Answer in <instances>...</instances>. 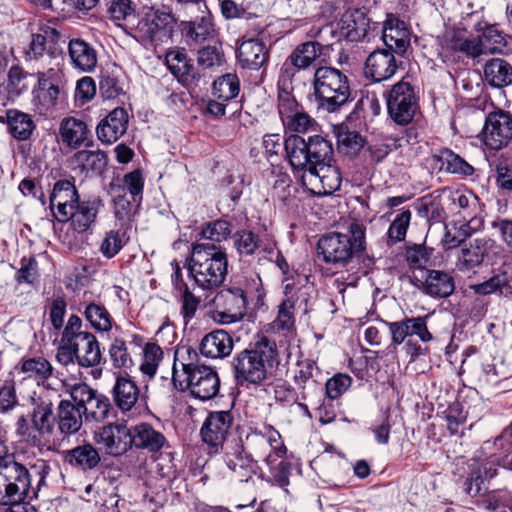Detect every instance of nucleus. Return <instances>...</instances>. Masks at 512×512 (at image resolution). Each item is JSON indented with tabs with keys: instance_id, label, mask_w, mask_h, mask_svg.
I'll use <instances>...</instances> for the list:
<instances>
[{
	"instance_id": "60",
	"label": "nucleus",
	"mask_w": 512,
	"mask_h": 512,
	"mask_svg": "<svg viewBox=\"0 0 512 512\" xmlns=\"http://www.w3.org/2000/svg\"><path fill=\"white\" fill-rule=\"evenodd\" d=\"M307 36L314 42L322 44V52L324 53L335 40L339 39L337 30L333 24H326L320 27L313 26L307 32Z\"/></svg>"
},
{
	"instance_id": "40",
	"label": "nucleus",
	"mask_w": 512,
	"mask_h": 512,
	"mask_svg": "<svg viewBox=\"0 0 512 512\" xmlns=\"http://www.w3.org/2000/svg\"><path fill=\"white\" fill-rule=\"evenodd\" d=\"M487 241L476 238L464 244L458 255L457 267L462 272H469L480 266L487 254Z\"/></svg>"
},
{
	"instance_id": "48",
	"label": "nucleus",
	"mask_w": 512,
	"mask_h": 512,
	"mask_svg": "<svg viewBox=\"0 0 512 512\" xmlns=\"http://www.w3.org/2000/svg\"><path fill=\"white\" fill-rule=\"evenodd\" d=\"M233 243L238 254L243 256H251L259 251L271 253L273 248L263 245L259 236L250 230H239L233 235Z\"/></svg>"
},
{
	"instance_id": "8",
	"label": "nucleus",
	"mask_w": 512,
	"mask_h": 512,
	"mask_svg": "<svg viewBox=\"0 0 512 512\" xmlns=\"http://www.w3.org/2000/svg\"><path fill=\"white\" fill-rule=\"evenodd\" d=\"M175 23L171 12L149 7L130 30L140 42L157 45L171 38Z\"/></svg>"
},
{
	"instance_id": "61",
	"label": "nucleus",
	"mask_w": 512,
	"mask_h": 512,
	"mask_svg": "<svg viewBox=\"0 0 512 512\" xmlns=\"http://www.w3.org/2000/svg\"><path fill=\"white\" fill-rule=\"evenodd\" d=\"M272 328L284 335L295 329V312L283 302L278 306L277 317L272 323Z\"/></svg>"
},
{
	"instance_id": "6",
	"label": "nucleus",
	"mask_w": 512,
	"mask_h": 512,
	"mask_svg": "<svg viewBox=\"0 0 512 512\" xmlns=\"http://www.w3.org/2000/svg\"><path fill=\"white\" fill-rule=\"evenodd\" d=\"M313 89L318 107L335 112L346 104L351 95L347 75L329 66L318 67L314 72Z\"/></svg>"
},
{
	"instance_id": "3",
	"label": "nucleus",
	"mask_w": 512,
	"mask_h": 512,
	"mask_svg": "<svg viewBox=\"0 0 512 512\" xmlns=\"http://www.w3.org/2000/svg\"><path fill=\"white\" fill-rule=\"evenodd\" d=\"M277 346L266 337L258 340L250 349L239 352L233 359L234 375L238 385H261L271 368L277 363Z\"/></svg>"
},
{
	"instance_id": "13",
	"label": "nucleus",
	"mask_w": 512,
	"mask_h": 512,
	"mask_svg": "<svg viewBox=\"0 0 512 512\" xmlns=\"http://www.w3.org/2000/svg\"><path fill=\"white\" fill-rule=\"evenodd\" d=\"M245 449L255 460H263L269 467L286 454V448L278 431L268 428L266 434L253 431L246 436Z\"/></svg>"
},
{
	"instance_id": "14",
	"label": "nucleus",
	"mask_w": 512,
	"mask_h": 512,
	"mask_svg": "<svg viewBox=\"0 0 512 512\" xmlns=\"http://www.w3.org/2000/svg\"><path fill=\"white\" fill-rule=\"evenodd\" d=\"M481 139L490 150H501L512 141V113L496 108L486 115Z\"/></svg>"
},
{
	"instance_id": "47",
	"label": "nucleus",
	"mask_w": 512,
	"mask_h": 512,
	"mask_svg": "<svg viewBox=\"0 0 512 512\" xmlns=\"http://www.w3.org/2000/svg\"><path fill=\"white\" fill-rule=\"evenodd\" d=\"M434 158L441 163L440 169L466 178L475 172L474 167L450 149H441Z\"/></svg>"
},
{
	"instance_id": "41",
	"label": "nucleus",
	"mask_w": 512,
	"mask_h": 512,
	"mask_svg": "<svg viewBox=\"0 0 512 512\" xmlns=\"http://www.w3.org/2000/svg\"><path fill=\"white\" fill-rule=\"evenodd\" d=\"M61 140L68 147L77 149L88 140L89 130L86 123L74 117L64 118L59 127Z\"/></svg>"
},
{
	"instance_id": "35",
	"label": "nucleus",
	"mask_w": 512,
	"mask_h": 512,
	"mask_svg": "<svg viewBox=\"0 0 512 512\" xmlns=\"http://www.w3.org/2000/svg\"><path fill=\"white\" fill-rule=\"evenodd\" d=\"M112 398L121 412H129L136 406L140 398V389L131 379L117 377L112 388Z\"/></svg>"
},
{
	"instance_id": "58",
	"label": "nucleus",
	"mask_w": 512,
	"mask_h": 512,
	"mask_svg": "<svg viewBox=\"0 0 512 512\" xmlns=\"http://www.w3.org/2000/svg\"><path fill=\"white\" fill-rule=\"evenodd\" d=\"M162 358L163 351L161 347L155 343H148L144 349L143 362L140 365L141 372L149 378H152Z\"/></svg>"
},
{
	"instance_id": "4",
	"label": "nucleus",
	"mask_w": 512,
	"mask_h": 512,
	"mask_svg": "<svg viewBox=\"0 0 512 512\" xmlns=\"http://www.w3.org/2000/svg\"><path fill=\"white\" fill-rule=\"evenodd\" d=\"M284 151L293 170L301 172L335 161L332 142L320 135L310 136L307 140L290 135L284 141Z\"/></svg>"
},
{
	"instance_id": "25",
	"label": "nucleus",
	"mask_w": 512,
	"mask_h": 512,
	"mask_svg": "<svg viewBox=\"0 0 512 512\" xmlns=\"http://www.w3.org/2000/svg\"><path fill=\"white\" fill-rule=\"evenodd\" d=\"M128 114L124 108L113 109L98 124L96 132L98 139L107 144L117 141L127 130Z\"/></svg>"
},
{
	"instance_id": "57",
	"label": "nucleus",
	"mask_w": 512,
	"mask_h": 512,
	"mask_svg": "<svg viewBox=\"0 0 512 512\" xmlns=\"http://www.w3.org/2000/svg\"><path fill=\"white\" fill-rule=\"evenodd\" d=\"M179 301L181 304L180 315L183 318L184 325H188L195 318L201 300L190 290L187 284H183Z\"/></svg>"
},
{
	"instance_id": "53",
	"label": "nucleus",
	"mask_w": 512,
	"mask_h": 512,
	"mask_svg": "<svg viewBox=\"0 0 512 512\" xmlns=\"http://www.w3.org/2000/svg\"><path fill=\"white\" fill-rule=\"evenodd\" d=\"M109 357L114 368L128 369L133 365L128 343L122 337H115L109 346Z\"/></svg>"
},
{
	"instance_id": "22",
	"label": "nucleus",
	"mask_w": 512,
	"mask_h": 512,
	"mask_svg": "<svg viewBox=\"0 0 512 512\" xmlns=\"http://www.w3.org/2000/svg\"><path fill=\"white\" fill-rule=\"evenodd\" d=\"M236 58L242 68L259 70L269 60V49L261 39L243 38L236 49Z\"/></svg>"
},
{
	"instance_id": "1",
	"label": "nucleus",
	"mask_w": 512,
	"mask_h": 512,
	"mask_svg": "<svg viewBox=\"0 0 512 512\" xmlns=\"http://www.w3.org/2000/svg\"><path fill=\"white\" fill-rule=\"evenodd\" d=\"M53 217L60 223H70L74 232L84 233L96 223L102 200L98 197L80 200L74 180H58L49 197Z\"/></svg>"
},
{
	"instance_id": "49",
	"label": "nucleus",
	"mask_w": 512,
	"mask_h": 512,
	"mask_svg": "<svg viewBox=\"0 0 512 512\" xmlns=\"http://www.w3.org/2000/svg\"><path fill=\"white\" fill-rule=\"evenodd\" d=\"M284 296L285 298L282 302L286 304L287 307L292 309L294 312L301 311L304 314L307 313L308 302L310 299L309 287H307V285L296 283L295 281H289V279H287L284 286Z\"/></svg>"
},
{
	"instance_id": "17",
	"label": "nucleus",
	"mask_w": 512,
	"mask_h": 512,
	"mask_svg": "<svg viewBox=\"0 0 512 512\" xmlns=\"http://www.w3.org/2000/svg\"><path fill=\"white\" fill-rule=\"evenodd\" d=\"M93 439L106 454L119 457L132 448V427L125 421L109 423L95 431Z\"/></svg>"
},
{
	"instance_id": "15",
	"label": "nucleus",
	"mask_w": 512,
	"mask_h": 512,
	"mask_svg": "<svg viewBox=\"0 0 512 512\" xmlns=\"http://www.w3.org/2000/svg\"><path fill=\"white\" fill-rule=\"evenodd\" d=\"M177 387L181 391L188 390L190 395L201 401L215 398L220 390V378L217 371L211 366L202 365L185 378H182Z\"/></svg>"
},
{
	"instance_id": "64",
	"label": "nucleus",
	"mask_w": 512,
	"mask_h": 512,
	"mask_svg": "<svg viewBox=\"0 0 512 512\" xmlns=\"http://www.w3.org/2000/svg\"><path fill=\"white\" fill-rule=\"evenodd\" d=\"M486 506L495 512H512V492L497 490L486 497Z\"/></svg>"
},
{
	"instance_id": "50",
	"label": "nucleus",
	"mask_w": 512,
	"mask_h": 512,
	"mask_svg": "<svg viewBox=\"0 0 512 512\" xmlns=\"http://www.w3.org/2000/svg\"><path fill=\"white\" fill-rule=\"evenodd\" d=\"M240 91V81L235 73H227L218 77L212 85V95L218 100L230 101Z\"/></svg>"
},
{
	"instance_id": "34",
	"label": "nucleus",
	"mask_w": 512,
	"mask_h": 512,
	"mask_svg": "<svg viewBox=\"0 0 512 512\" xmlns=\"http://www.w3.org/2000/svg\"><path fill=\"white\" fill-rule=\"evenodd\" d=\"M82 412L75 402L60 400L56 412V424L62 435L77 433L82 427Z\"/></svg>"
},
{
	"instance_id": "10",
	"label": "nucleus",
	"mask_w": 512,
	"mask_h": 512,
	"mask_svg": "<svg viewBox=\"0 0 512 512\" xmlns=\"http://www.w3.org/2000/svg\"><path fill=\"white\" fill-rule=\"evenodd\" d=\"M63 387L69 393L73 402L80 407L86 421L101 422L108 417L112 406L107 396L94 390L84 382L70 384L63 381Z\"/></svg>"
},
{
	"instance_id": "11",
	"label": "nucleus",
	"mask_w": 512,
	"mask_h": 512,
	"mask_svg": "<svg viewBox=\"0 0 512 512\" xmlns=\"http://www.w3.org/2000/svg\"><path fill=\"white\" fill-rule=\"evenodd\" d=\"M390 118L399 125L409 124L419 109V97L410 82L401 80L384 92Z\"/></svg>"
},
{
	"instance_id": "55",
	"label": "nucleus",
	"mask_w": 512,
	"mask_h": 512,
	"mask_svg": "<svg viewBox=\"0 0 512 512\" xmlns=\"http://www.w3.org/2000/svg\"><path fill=\"white\" fill-rule=\"evenodd\" d=\"M232 232V224L225 219H217L206 223L200 235L213 242H222L226 240Z\"/></svg>"
},
{
	"instance_id": "44",
	"label": "nucleus",
	"mask_w": 512,
	"mask_h": 512,
	"mask_svg": "<svg viewBox=\"0 0 512 512\" xmlns=\"http://www.w3.org/2000/svg\"><path fill=\"white\" fill-rule=\"evenodd\" d=\"M199 356L193 348L182 346L176 350L175 361L173 365V382L175 386L185 376L201 367Z\"/></svg>"
},
{
	"instance_id": "32",
	"label": "nucleus",
	"mask_w": 512,
	"mask_h": 512,
	"mask_svg": "<svg viewBox=\"0 0 512 512\" xmlns=\"http://www.w3.org/2000/svg\"><path fill=\"white\" fill-rule=\"evenodd\" d=\"M64 461L78 470L87 472L99 466L101 456L93 444L84 443L67 450L64 453Z\"/></svg>"
},
{
	"instance_id": "27",
	"label": "nucleus",
	"mask_w": 512,
	"mask_h": 512,
	"mask_svg": "<svg viewBox=\"0 0 512 512\" xmlns=\"http://www.w3.org/2000/svg\"><path fill=\"white\" fill-rule=\"evenodd\" d=\"M68 54L72 66L84 73H91L98 63L96 49L90 43L81 38H73L68 44Z\"/></svg>"
},
{
	"instance_id": "30",
	"label": "nucleus",
	"mask_w": 512,
	"mask_h": 512,
	"mask_svg": "<svg viewBox=\"0 0 512 512\" xmlns=\"http://www.w3.org/2000/svg\"><path fill=\"white\" fill-rule=\"evenodd\" d=\"M34 408L31 412V422L34 428L41 435H50L54 430L56 423V414H54V404L48 395H40L32 398Z\"/></svg>"
},
{
	"instance_id": "2",
	"label": "nucleus",
	"mask_w": 512,
	"mask_h": 512,
	"mask_svg": "<svg viewBox=\"0 0 512 512\" xmlns=\"http://www.w3.org/2000/svg\"><path fill=\"white\" fill-rule=\"evenodd\" d=\"M189 276L205 292L217 290L228 272L226 252L215 244L195 243L188 261Z\"/></svg>"
},
{
	"instance_id": "43",
	"label": "nucleus",
	"mask_w": 512,
	"mask_h": 512,
	"mask_svg": "<svg viewBox=\"0 0 512 512\" xmlns=\"http://www.w3.org/2000/svg\"><path fill=\"white\" fill-rule=\"evenodd\" d=\"M72 162L81 173L102 174L107 166L108 157L101 150H80L74 154Z\"/></svg>"
},
{
	"instance_id": "23",
	"label": "nucleus",
	"mask_w": 512,
	"mask_h": 512,
	"mask_svg": "<svg viewBox=\"0 0 512 512\" xmlns=\"http://www.w3.org/2000/svg\"><path fill=\"white\" fill-rule=\"evenodd\" d=\"M382 40L386 49L401 57L410 45V33L402 20L390 14L383 23Z\"/></svg>"
},
{
	"instance_id": "56",
	"label": "nucleus",
	"mask_w": 512,
	"mask_h": 512,
	"mask_svg": "<svg viewBox=\"0 0 512 512\" xmlns=\"http://www.w3.org/2000/svg\"><path fill=\"white\" fill-rule=\"evenodd\" d=\"M114 215L119 222V228L127 231L136 215V208L125 196H118L114 200Z\"/></svg>"
},
{
	"instance_id": "24",
	"label": "nucleus",
	"mask_w": 512,
	"mask_h": 512,
	"mask_svg": "<svg viewBox=\"0 0 512 512\" xmlns=\"http://www.w3.org/2000/svg\"><path fill=\"white\" fill-rule=\"evenodd\" d=\"M132 447L157 453L169 448V442L164 434L156 430L151 424L142 422L132 427Z\"/></svg>"
},
{
	"instance_id": "36",
	"label": "nucleus",
	"mask_w": 512,
	"mask_h": 512,
	"mask_svg": "<svg viewBox=\"0 0 512 512\" xmlns=\"http://www.w3.org/2000/svg\"><path fill=\"white\" fill-rule=\"evenodd\" d=\"M15 370L24 374L25 378L34 379L37 384L45 385L53 375L54 368L45 357L35 356L22 358L15 366Z\"/></svg>"
},
{
	"instance_id": "18",
	"label": "nucleus",
	"mask_w": 512,
	"mask_h": 512,
	"mask_svg": "<svg viewBox=\"0 0 512 512\" xmlns=\"http://www.w3.org/2000/svg\"><path fill=\"white\" fill-rule=\"evenodd\" d=\"M249 292L240 287H230L219 291L213 298V304L219 312L221 322L231 323L246 313Z\"/></svg>"
},
{
	"instance_id": "19",
	"label": "nucleus",
	"mask_w": 512,
	"mask_h": 512,
	"mask_svg": "<svg viewBox=\"0 0 512 512\" xmlns=\"http://www.w3.org/2000/svg\"><path fill=\"white\" fill-rule=\"evenodd\" d=\"M390 49H375L366 58L364 75L375 83L391 79L399 68L400 61Z\"/></svg>"
},
{
	"instance_id": "29",
	"label": "nucleus",
	"mask_w": 512,
	"mask_h": 512,
	"mask_svg": "<svg viewBox=\"0 0 512 512\" xmlns=\"http://www.w3.org/2000/svg\"><path fill=\"white\" fill-rule=\"evenodd\" d=\"M199 350L207 358L222 359L231 354L233 339L225 330H214L202 338Z\"/></svg>"
},
{
	"instance_id": "42",
	"label": "nucleus",
	"mask_w": 512,
	"mask_h": 512,
	"mask_svg": "<svg viewBox=\"0 0 512 512\" xmlns=\"http://www.w3.org/2000/svg\"><path fill=\"white\" fill-rule=\"evenodd\" d=\"M341 35L351 42L362 40L369 29V20L358 9L346 11L341 18Z\"/></svg>"
},
{
	"instance_id": "12",
	"label": "nucleus",
	"mask_w": 512,
	"mask_h": 512,
	"mask_svg": "<svg viewBox=\"0 0 512 512\" xmlns=\"http://www.w3.org/2000/svg\"><path fill=\"white\" fill-rule=\"evenodd\" d=\"M277 110L284 128L295 133L315 130L317 122L298 103L292 91L278 86Z\"/></svg>"
},
{
	"instance_id": "52",
	"label": "nucleus",
	"mask_w": 512,
	"mask_h": 512,
	"mask_svg": "<svg viewBox=\"0 0 512 512\" xmlns=\"http://www.w3.org/2000/svg\"><path fill=\"white\" fill-rule=\"evenodd\" d=\"M412 213L409 209H401L392 220L387 231V243L393 245L405 239L410 225Z\"/></svg>"
},
{
	"instance_id": "37",
	"label": "nucleus",
	"mask_w": 512,
	"mask_h": 512,
	"mask_svg": "<svg viewBox=\"0 0 512 512\" xmlns=\"http://www.w3.org/2000/svg\"><path fill=\"white\" fill-rule=\"evenodd\" d=\"M315 362L309 359L298 361L294 369L293 380L297 385L301 399L307 401L314 397V394L320 392L319 385L312 380L315 370Z\"/></svg>"
},
{
	"instance_id": "7",
	"label": "nucleus",
	"mask_w": 512,
	"mask_h": 512,
	"mask_svg": "<svg viewBox=\"0 0 512 512\" xmlns=\"http://www.w3.org/2000/svg\"><path fill=\"white\" fill-rule=\"evenodd\" d=\"M428 316L404 317L399 321H382L391 334V346L404 344L403 350L409 362H415L420 356L428 354L426 346H422L413 337L417 336L422 342L427 343L433 339L427 326Z\"/></svg>"
},
{
	"instance_id": "54",
	"label": "nucleus",
	"mask_w": 512,
	"mask_h": 512,
	"mask_svg": "<svg viewBox=\"0 0 512 512\" xmlns=\"http://www.w3.org/2000/svg\"><path fill=\"white\" fill-rule=\"evenodd\" d=\"M128 239L127 231L120 228L111 230L106 233L100 245V251L106 258L111 259L119 253Z\"/></svg>"
},
{
	"instance_id": "16",
	"label": "nucleus",
	"mask_w": 512,
	"mask_h": 512,
	"mask_svg": "<svg viewBox=\"0 0 512 512\" xmlns=\"http://www.w3.org/2000/svg\"><path fill=\"white\" fill-rule=\"evenodd\" d=\"M342 176L334 162L302 172V187L313 195H331L340 189Z\"/></svg>"
},
{
	"instance_id": "59",
	"label": "nucleus",
	"mask_w": 512,
	"mask_h": 512,
	"mask_svg": "<svg viewBox=\"0 0 512 512\" xmlns=\"http://www.w3.org/2000/svg\"><path fill=\"white\" fill-rule=\"evenodd\" d=\"M59 87H50L48 89H34L33 101L40 114L48 113L56 106L59 97Z\"/></svg>"
},
{
	"instance_id": "9",
	"label": "nucleus",
	"mask_w": 512,
	"mask_h": 512,
	"mask_svg": "<svg viewBox=\"0 0 512 512\" xmlns=\"http://www.w3.org/2000/svg\"><path fill=\"white\" fill-rule=\"evenodd\" d=\"M31 487L32 474L14 457L0 465V505L23 501Z\"/></svg>"
},
{
	"instance_id": "62",
	"label": "nucleus",
	"mask_w": 512,
	"mask_h": 512,
	"mask_svg": "<svg viewBox=\"0 0 512 512\" xmlns=\"http://www.w3.org/2000/svg\"><path fill=\"white\" fill-rule=\"evenodd\" d=\"M83 322L82 319L75 314H72L63 328L61 340L66 344H75L79 342L84 335L90 333L89 331L82 330Z\"/></svg>"
},
{
	"instance_id": "63",
	"label": "nucleus",
	"mask_w": 512,
	"mask_h": 512,
	"mask_svg": "<svg viewBox=\"0 0 512 512\" xmlns=\"http://www.w3.org/2000/svg\"><path fill=\"white\" fill-rule=\"evenodd\" d=\"M474 30L481 33L478 37L479 40H483L485 44L495 48V52L498 50V45L504 42V37L501 32L493 25L488 24L485 21H478L474 25Z\"/></svg>"
},
{
	"instance_id": "45",
	"label": "nucleus",
	"mask_w": 512,
	"mask_h": 512,
	"mask_svg": "<svg viewBox=\"0 0 512 512\" xmlns=\"http://www.w3.org/2000/svg\"><path fill=\"white\" fill-rule=\"evenodd\" d=\"M109 18L118 26L131 29L137 20V4L132 0H109Z\"/></svg>"
},
{
	"instance_id": "31",
	"label": "nucleus",
	"mask_w": 512,
	"mask_h": 512,
	"mask_svg": "<svg viewBox=\"0 0 512 512\" xmlns=\"http://www.w3.org/2000/svg\"><path fill=\"white\" fill-rule=\"evenodd\" d=\"M420 288L434 298H446L455 290V281L449 272L441 270H426Z\"/></svg>"
},
{
	"instance_id": "51",
	"label": "nucleus",
	"mask_w": 512,
	"mask_h": 512,
	"mask_svg": "<svg viewBox=\"0 0 512 512\" xmlns=\"http://www.w3.org/2000/svg\"><path fill=\"white\" fill-rule=\"evenodd\" d=\"M6 115L13 137L19 140L28 139L34 129V123L30 116L17 110H8Z\"/></svg>"
},
{
	"instance_id": "26",
	"label": "nucleus",
	"mask_w": 512,
	"mask_h": 512,
	"mask_svg": "<svg viewBox=\"0 0 512 512\" xmlns=\"http://www.w3.org/2000/svg\"><path fill=\"white\" fill-rule=\"evenodd\" d=\"M224 461L236 481L248 482L255 474L257 460L251 458L243 446L227 451Z\"/></svg>"
},
{
	"instance_id": "33",
	"label": "nucleus",
	"mask_w": 512,
	"mask_h": 512,
	"mask_svg": "<svg viewBox=\"0 0 512 512\" xmlns=\"http://www.w3.org/2000/svg\"><path fill=\"white\" fill-rule=\"evenodd\" d=\"M59 40L60 33L54 28L46 27L40 33L32 35L27 56L30 59H39L45 53H48L51 57H54L60 52Z\"/></svg>"
},
{
	"instance_id": "21",
	"label": "nucleus",
	"mask_w": 512,
	"mask_h": 512,
	"mask_svg": "<svg viewBox=\"0 0 512 512\" xmlns=\"http://www.w3.org/2000/svg\"><path fill=\"white\" fill-rule=\"evenodd\" d=\"M321 45L311 39L299 43L287 57L281 71L291 78L294 76L292 68L296 71L307 70L324 54Z\"/></svg>"
},
{
	"instance_id": "20",
	"label": "nucleus",
	"mask_w": 512,
	"mask_h": 512,
	"mask_svg": "<svg viewBox=\"0 0 512 512\" xmlns=\"http://www.w3.org/2000/svg\"><path fill=\"white\" fill-rule=\"evenodd\" d=\"M233 423V415L230 411H214L209 413L201 428V437L214 452H217L226 439Z\"/></svg>"
},
{
	"instance_id": "46",
	"label": "nucleus",
	"mask_w": 512,
	"mask_h": 512,
	"mask_svg": "<svg viewBox=\"0 0 512 512\" xmlns=\"http://www.w3.org/2000/svg\"><path fill=\"white\" fill-rule=\"evenodd\" d=\"M484 77L492 87L508 86L512 83V66L503 59H491L484 66Z\"/></svg>"
},
{
	"instance_id": "5",
	"label": "nucleus",
	"mask_w": 512,
	"mask_h": 512,
	"mask_svg": "<svg viewBox=\"0 0 512 512\" xmlns=\"http://www.w3.org/2000/svg\"><path fill=\"white\" fill-rule=\"evenodd\" d=\"M365 245V227L354 222L347 234L332 232L323 235L317 244V254L325 263L342 267L362 253Z\"/></svg>"
},
{
	"instance_id": "38",
	"label": "nucleus",
	"mask_w": 512,
	"mask_h": 512,
	"mask_svg": "<svg viewBox=\"0 0 512 512\" xmlns=\"http://www.w3.org/2000/svg\"><path fill=\"white\" fill-rule=\"evenodd\" d=\"M73 347L77 355V364L80 367L90 368L101 363L102 353L100 343L92 332L84 335Z\"/></svg>"
},
{
	"instance_id": "28",
	"label": "nucleus",
	"mask_w": 512,
	"mask_h": 512,
	"mask_svg": "<svg viewBox=\"0 0 512 512\" xmlns=\"http://www.w3.org/2000/svg\"><path fill=\"white\" fill-rule=\"evenodd\" d=\"M165 63L170 72L182 83H194L201 78L184 49L168 51L165 55Z\"/></svg>"
},
{
	"instance_id": "39",
	"label": "nucleus",
	"mask_w": 512,
	"mask_h": 512,
	"mask_svg": "<svg viewBox=\"0 0 512 512\" xmlns=\"http://www.w3.org/2000/svg\"><path fill=\"white\" fill-rule=\"evenodd\" d=\"M82 305L83 316L95 331L109 333L113 327L117 328L114 318L102 303L91 301Z\"/></svg>"
}]
</instances>
